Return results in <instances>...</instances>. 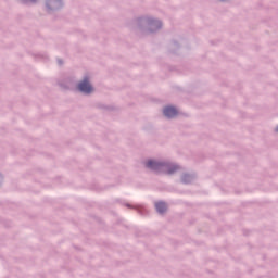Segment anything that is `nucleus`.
<instances>
[{"label":"nucleus","mask_w":278,"mask_h":278,"mask_svg":"<svg viewBox=\"0 0 278 278\" xmlns=\"http://www.w3.org/2000/svg\"><path fill=\"white\" fill-rule=\"evenodd\" d=\"M135 29L140 31L142 36L157 34L162 29V21L151 16H141L135 20Z\"/></svg>","instance_id":"f257e3e1"},{"label":"nucleus","mask_w":278,"mask_h":278,"mask_svg":"<svg viewBox=\"0 0 278 278\" xmlns=\"http://www.w3.org/2000/svg\"><path fill=\"white\" fill-rule=\"evenodd\" d=\"M163 114L166 118H175L179 114V111H177V108L168 105L163 109Z\"/></svg>","instance_id":"423d86ee"},{"label":"nucleus","mask_w":278,"mask_h":278,"mask_svg":"<svg viewBox=\"0 0 278 278\" xmlns=\"http://www.w3.org/2000/svg\"><path fill=\"white\" fill-rule=\"evenodd\" d=\"M194 179H197V174L194 173H184L180 176V181L181 184H184L185 186H188L190 184H192V181H194Z\"/></svg>","instance_id":"39448f33"},{"label":"nucleus","mask_w":278,"mask_h":278,"mask_svg":"<svg viewBox=\"0 0 278 278\" xmlns=\"http://www.w3.org/2000/svg\"><path fill=\"white\" fill-rule=\"evenodd\" d=\"M3 184V175L0 174V186Z\"/></svg>","instance_id":"9b49d317"},{"label":"nucleus","mask_w":278,"mask_h":278,"mask_svg":"<svg viewBox=\"0 0 278 278\" xmlns=\"http://www.w3.org/2000/svg\"><path fill=\"white\" fill-rule=\"evenodd\" d=\"M76 90H78V92L81 94H92V92H94V87L92 86V83H90V76L85 75L83 79L77 84Z\"/></svg>","instance_id":"7ed1b4c3"},{"label":"nucleus","mask_w":278,"mask_h":278,"mask_svg":"<svg viewBox=\"0 0 278 278\" xmlns=\"http://www.w3.org/2000/svg\"><path fill=\"white\" fill-rule=\"evenodd\" d=\"M222 3H225V1H227V0H219Z\"/></svg>","instance_id":"ddd939ff"},{"label":"nucleus","mask_w":278,"mask_h":278,"mask_svg":"<svg viewBox=\"0 0 278 278\" xmlns=\"http://www.w3.org/2000/svg\"><path fill=\"white\" fill-rule=\"evenodd\" d=\"M173 49H179V43L177 41H174L170 43V46H169L170 53H175V50H173Z\"/></svg>","instance_id":"6e6552de"},{"label":"nucleus","mask_w":278,"mask_h":278,"mask_svg":"<svg viewBox=\"0 0 278 278\" xmlns=\"http://www.w3.org/2000/svg\"><path fill=\"white\" fill-rule=\"evenodd\" d=\"M146 168L152 170L156 175H175L179 170V165L173 164L168 161L149 160L146 162Z\"/></svg>","instance_id":"f03ea898"},{"label":"nucleus","mask_w":278,"mask_h":278,"mask_svg":"<svg viewBox=\"0 0 278 278\" xmlns=\"http://www.w3.org/2000/svg\"><path fill=\"white\" fill-rule=\"evenodd\" d=\"M58 64L59 66H62L64 64V61H62V59H58Z\"/></svg>","instance_id":"9d476101"},{"label":"nucleus","mask_w":278,"mask_h":278,"mask_svg":"<svg viewBox=\"0 0 278 278\" xmlns=\"http://www.w3.org/2000/svg\"><path fill=\"white\" fill-rule=\"evenodd\" d=\"M20 1L24 5H29V3H31L33 5H36V3H38V0H20Z\"/></svg>","instance_id":"1a4fd4ad"},{"label":"nucleus","mask_w":278,"mask_h":278,"mask_svg":"<svg viewBox=\"0 0 278 278\" xmlns=\"http://www.w3.org/2000/svg\"><path fill=\"white\" fill-rule=\"evenodd\" d=\"M45 8L48 14H53L64 8V0H46Z\"/></svg>","instance_id":"20e7f679"},{"label":"nucleus","mask_w":278,"mask_h":278,"mask_svg":"<svg viewBox=\"0 0 278 278\" xmlns=\"http://www.w3.org/2000/svg\"><path fill=\"white\" fill-rule=\"evenodd\" d=\"M154 207L157 214H161V216L166 214V212H168V204H166V202L164 201L155 202Z\"/></svg>","instance_id":"0eeeda50"},{"label":"nucleus","mask_w":278,"mask_h":278,"mask_svg":"<svg viewBox=\"0 0 278 278\" xmlns=\"http://www.w3.org/2000/svg\"><path fill=\"white\" fill-rule=\"evenodd\" d=\"M127 207H131V205L127 204Z\"/></svg>","instance_id":"4468645a"},{"label":"nucleus","mask_w":278,"mask_h":278,"mask_svg":"<svg viewBox=\"0 0 278 278\" xmlns=\"http://www.w3.org/2000/svg\"><path fill=\"white\" fill-rule=\"evenodd\" d=\"M275 132L278 134V126L275 128Z\"/></svg>","instance_id":"f8f14e48"}]
</instances>
